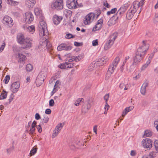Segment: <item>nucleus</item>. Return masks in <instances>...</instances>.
Here are the masks:
<instances>
[{"mask_svg": "<svg viewBox=\"0 0 158 158\" xmlns=\"http://www.w3.org/2000/svg\"><path fill=\"white\" fill-rule=\"evenodd\" d=\"M18 56L19 58L18 62L21 64V65L22 66L25 63V61L26 60V57L25 55L19 53L18 54Z\"/></svg>", "mask_w": 158, "mask_h": 158, "instance_id": "nucleus-19", "label": "nucleus"}, {"mask_svg": "<svg viewBox=\"0 0 158 158\" xmlns=\"http://www.w3.org/2000/svg\"><path fill=\"white\" fill-rule=\"evenodd\" d=\"M14 96L13 94H11L9 98V103H10V102L13 100Z\"/></svg>", "mask_w": 158, "mask_h": 158, "instance_id": "nucleus-53", "label": "nucleus"}, {"mask_svg": "<svg viewBox=\"0 0 158 158\" xmlns=\"http://www.w3.org/2000/svg\"><path fill=\"white\" fill-rule=\"evenodd\" d=\"M155 153L154 152H151L148 155H144L142 158H154Z\"/></svg>", "mask_w": 158, "mask_h": 158, "instance_id": "nucleus-30", "label": "nucleus"}, {"mask_svg": "<svg viewBox=\"0 0 158 158\" xmlns=\"http://www.w3.org/2000/svg\"><path fill=\"white\" fill-rule=\"evenodd\" d=\"M150 63L149 61H147L146 63L143 65L141 68V71H143L147 68Z\"/></svg>", "mask_w": 158, "mask_h": 158, "instance_id": "nucleus-37", "label": "nucleus"}, {"mask_svg": "<svg viewBox=\"0 0 158 158\" xmlns=\"http://www.w3.org/2000/svg\"><path fill=\"white\" fill-rule=\"evenodd\" d=\"M62 19V17L56 15H55L53 17V21L55 24L57 25L60 23Z\"/></svg>", "mask_w": 158, "mask_h": 158, "instance_id": "nucleus-22", "label": "nucleus"}, {"mask_svg": "<svg viewBox=\"0 0 158 158\" xmlns=\"http://www.w3.org/2000/svg\"><path fill=\"white\" fill-rule=\"evenodd\" d=\"M33 4V2L32 3L26 0V4L29 8L32 7L35 4Z\"/></svg>", "mask_w": 158, "mask_h": 158, "instance_id": "nucleus-42", "label": "nucleus"}, {"mask_svg": "<svg viewBox=\"0 0 158 158\" xmlns=\"http://www.w3.org/2000/svg\"><path fill=\"white\" fill-rule=\"evenodd\" d=\"M136 12L135 9H132V8H130L127 11L126 15V18L128 20L131 19L134 15V14Z\"/></svg>", "mask_w": 158, "mask_h": 158, "instance_id": "nucleus-16", "label": "nucleus"}, {"mask_svg": "<svg viewBox=\"0 0 158 158\" xmlns=\"http://www.w3.org/2000/svg\"><path fill=\"white\" fill-rule=\"evenodd\" d=\"M98 45V41L97 40H95L92 41V45L93 46H96Z\"/></svg>", "mask_w": 158, "mask_h": 158, "instance_id": "nucleus-55", "label": "nucleus"}, {"mask_svg": "<svg viewBox=\"0 0 158 158\" xmlns=\"http://www.w3.org/2000/svg\"><path fill=\"white\" fill-rule=\"evenodd\" d=\"M37 149L36 148H33L30 151V156L34 155L37 152Z\"/></svg>", "mask_w": 158, "mask_h": 158, "instance_id": "nucleus-41", "label": "nucleus"}, {"mask_svg": "<svg viewBox=\"0 0 158 158\" xmlns=\"http://www.w3.org/2000/svg\"><path fill=\"white\" fill-rule=\"evenodd\" d=\"M119 61V57L118 56H117L113 60L112 63L110 65L108 71H110L111 73H113L114 70L116 69Z\"/></svg>", "mask_w": 158, "mask_h": 158, "instance_id": "nucleus-8", "label": "nucleus"}, {"mask_svg": "<svg viewBox=\"0 0 158 158\" xmlns=\"http://www.w3.org/2000/svg\"><path fill=\"white\" fill-rule=\"evenodd\" d=\"M149 48V45L147 42L146 41H143L142 45L137 49L132 63L133 65H136L141 60Z\"/></svg>", "mask_w": 158, "mask_h": 158, "instance_id": "nucleus-1", "label": "nucleus"}, {"mask_svg": "<svg viewBox=\"0 0 158 158\" xmlns=\"http://www.w3.org/2000/svg\"><path fill=\"white\" fill-rule=\"evenodd\" d=\"M33 16L31 13L29 12L25 13L24 19L26 23L28 24L31 23L33 21Z\"/></svg>", "mask_w": 158, "mask_h": 158, "instance_id": "nucleus-13", "label": "nucleus"}, {"mask_svg": "<svg viewBox=\"0 0 158 158\" xmlns=\"http://www.w3.org/2000/svg\"><path fill=\"white\" fill-rule=\"evenodd\" d=\"M134 107L132 106H130L128 107H126L125 109V110L127 111V112L128 113L131 110L133 109Z\"/></svg>", "mask_w": 158, "mask_h": 158, "instance_id": "nucleus-51", "label": "nucleus"}, {"mask_svg": "<svg viewBox=\"0 0 158 158\" xmlns=\"http://www.w3.org/2000/svg\"><path fill=\"white\" fill-rule=\"evenodd\" d=\"M148 84L147 83H144L141 87L140 92L142 94L144 95L146 92V87L148 86Z\"/></svg>", "mask_w": 158, "mask_h": 158, "instance_id": "nucleus-26", "label": "nucleus"}, {"mask_svg": "<svg viewBox=\"0 0 158 158\" xmlns=\"http://www.w3.org/2000/svg\"><path fill=\"white\" fill-rule=\"evenodd\" d=\"M39 35L42 38L43 36H47L48 34V31L46 23L44 21H40L38 25Z\"/></svg>", "mask_w": 158, "mask_h": 158, "instance_id": "nucleus-2", "label": "nucleus"}, {"mask_svg": "<svg viewBox=\"0 0 158 158\" xmlns=\"http://www.w3.org/2000/svg\"><path fill=\"white\" fill-rule=\"evenodd\" d=\"M141 4L140 2H139L138 1H135L133 3V7L131 6V8H132V9H135L136 10V11L138 8L140 6V4Z\"/></svg>", "mask_w": 158, "mask_h": 158, "instance_id": "nucleus-28", "label": "nucleus"}, {"mask_svg": "<svg viewBox=\"0 0 158 158\" xmlns=\"http://www.w3.org/2000/svg\"><path fill=\"white\" fill-rule=\"evenodd\" d=\"M66 68H71L73 67V63H69L67 62V61H66Z\"/></svg>", "mask_w": 158, "mask_h": 158, "instance_id": "nucleus-47", "label": "nucleus"}, {"mask_svg": "<svg viewBox=\"0 0 158 158\" xmlns=\"http://www.w3.org/2000/svg\"><path fill=\"white\" fill-rule=\"evenodd\" d=\"M64 6L63 0H56L52 3L51 7L53 10H60L63 9Z\"/></svg>", "mask_w": 158, "mask_h": 158, "instance_id": "nucleus-5", "label": "nucleus"}, {"mask_svg": "<svg viewBox=\"0 0 158 158\" xmlns=\"http://www.w3.org/2000/svg\"><path fill=\"white\" fill-rule=\"evenodd\" d=\"M2 23L5 25L9 27H12L13 24V21L12 18L7 15L5 16L4 17Z\"/></svg>", "mask_w": 158, "mask_h": 158, "instance_id": "nucleus-10", "label": "nucleus"}, {"mask_svg": "<svg viewBox=\"0 0 158 158\" xmlns=\"http://www.w3.org/2000/svg\"><path fill=\"white\" fill-rule=\"evenodd\" d=\"M75 35H73L72 34L69 32H66L65 36V38L67 39H69L73 38L75 37Z\"/></svg>", "mask_w": 158, "mask_h": 158, "instance_id": "nucleus-38", "label": "nucleus"}, {"mask_svg": "<svg viewBox=\"0 0 158 158\" xmlns=\"http://www.w3.org/2000/svg\"><path fill=\"white\" fill-rule=\"evenodd\" d=\"M152 135V132L149 130H146L144 132V133L143 135V137H150Z\"/></svg>", "mask_w": 158, "mask_h": 158, "instance_id": "nucleus-34", "label": "nucleus"}, {"mask_svg": "<svg viewBox=\"0 0 158 158\" xmlns=\"http://www.w3.org/2000/svg\"><path fill=\"white\" fill-rule=\"evenodd\" d=\"M17 39L18 42L21 44L24 39V36L23 35L21 34H18L17 36Z\"/></svg>", "mask_w": 158, "mask_h": 158, "instance_id": "nucleus-29", "label": "nucleus"}, {"mask_svg": "<svg viewBox=\"0 0 158 158\" xmlns=\"http://www.w3.org/2000/svg\"><path fill=\"white\" fill-rule=\"evenodd\" d=\"M109 97V94H107L104 96V99L106 101V102H107Z\"/></svg>", "mask_w": 158, "mask_h": 158, "instance_id": "nucleus-62", "label": "nucleus"}, {"mask_svg": "<svg viewBox=\"0 0 158 158\" xmlns=\"http://www.w3.org/2000/svg\"><path fill=\"white\" fill-rule=\"evenodd\" d=\"M78 57L79 56H73L71 57H69L68 58H67L65 61H67V62L69 63H71L74 61H78L79 60Z\"/></svg>", "mask_w": 158, "mask_h": 158, "instance_id": "nucleus-24", "label": "nucleus"}, {"mask_svg": "<svg viewBox=\"0 0 158 158\" xmlns=\"http://www.w3.org/2000/svg\"><path fill=\"white\" fill-rule=\"evenodd\" d=\"M72 15V11L68 9H65L64 11V16H65L67 18H70Z\"/></svg>", "mask_w": 158, "mask_h": 158, "instance_id": "nucleus-25", "label": "nucleus"}, {"mask_svg": "<svg viewBox=\"0 0 158 158\" xmlns=\"http://www.w3.org/2000/svg\"><path fill=\"white\" fill-rule=\"evenodd\" d=\"M152 141L148 138L143 139L142 141V144L144 148L150 149L152 147Z\"/></svg>", "mask_w": 158, "mask_h": 158, "instance_id": "nucleus-11", "label": "nucleus"}, {"mask_svg": "<svg viewBox=\"0 0 158 158\" xmlns=\"http://www.w3.org/2000/svg\"><path fill=\"white\" fill-rule=\"evenodd\" d=\"M42 125V124H41L40 123V124L36 127V128L38 130V131L40 133H41L42 131V128L41 126Z\"/></svg>", "mask_w": 158, "mask_h": 158, "instance_id": "nucleus-52", "label": "nucleus"}, {"mask_svg": "<svg viewBox=\"0 0 158 158\" xmlns=\"http://www.w3.org/2000/svg\"><path fill=\"white\" fill-rule=\"evenodd\" d=\"M113 73H111L110 71L108 70L107 73L106 74V77H105V80H108L110 77L111 74Z\"/></svg>", "mask_w": 158, "mask_h": 158, "instance_id": "nucleus-48", "label": "nucleus"}, {"mask_svg": "<svg viewBox=\"0 0 158 158\" xmlns=\"http://www.w3.org/2000/svg\"><path fill=\"white\" fill-rule=\"evenodd\" d=\"M80 105H81V112L83 114L87 113L90 108L91 105L89 102H84L83 98H80Z\"/></svg>", "mask_w": 158, "mask_h": 158, "instance_id": "nucleus-4", "label": "nucleus"}, {"mask_svg": "<svg viewBox=\"0 0 158 158\" xmlns=\"http://www.w3.org/2000/svg\"><path fill=\"white\" fill-rule=\"evenodd\" d=\"M51 113V110L50 109H48L46 110L45 113L47 114H49Z\"/></svg>", "mask_w": 158, "mask_h": 158, "instance_id": "nucleus-63", "label": "nucleus"}, {"mask_svg": "<svg viewBox=\"0 0 158 158\" xmlns=\"http://www.w3.org/2000/svg\"><path fill=\"white\" fill-rule=\"evenodd\" d=\"M155 147L156 151L158 152V141L156 140L154 142Z\"/></svg>", "mask_w": 158, "mask_h": 158, "instance_id": "nucleus-56", "label": "nucleus"}, {"mask_svg": "<svg viewBox=\"0 0 158 158\" xmlns=\"http://www.w3.org/2000/svg\"><path fill=\"white\" fill-rule=\"evenodd\" d=\"M67 6L70 9L76 8L78 5L77 0H67Z\"/></svg>", "mask_w": 158, "mask_h": 158, "instance_id": "nucleus-12", "label": "nucleus"}, {"mask_svg": "<svg viewBox=\"0 0 158 158\" xmlns=\"http://www.w3.org/2000/svg\"><path fill=\"white\" fill-rule=\"evenodd\" d=\"M49 120V118L48 117L44 115V118L42 119L41 120L40 123L41 124L43 125L45 123H47Z\"/></svg>", "mask_w": 158, "mask_h": 158, "instance_id": "nucleus-33", "label": "nucleus"}, {"mask_svg": "<svg viewBox=\"0 0 158 158\" xmlns=\"http://www.w3.org/2000/svg\"><path fill=\"white\" fill-rule=\"evenodd\" d=\"M32 43V40L30 38L25 39L23 42L22 48L23 49L30 48L31 47Z\"/></svg>", "mask_w": 158, "mask_h": 158, "instance_id": "nucleus-9", "label": "nucleus"}, {"mask_svg": "<svg viewBox=\"0 0 158 158\" xmlns=\"http://www.w3.org/2000/svg\"><path fill=\"white\" fill-rule=\"evenodd\" d=\"M35 118L36 120H38L41 118L40 114L38 113H36L35 115Z\"/></svg>", "mask_w": 158, "mask_h": 158, "instance_id": "nucleus-58", "label": "nucleus"}, {"mask_svg": "<svg viewBox=\"0 0 158 158\" xmlns=\"http://www.w3.org/2000/svg\"><path fill=\"white\" fill-rule=\"evenodd\" d=\"M26 28L27 31L32 34H33L35 31V27L34 25L29 26Z\"/></svg>", "mask_w": 158, "mask_h": 158, "instance_id": "nucleus-31", "label": "nucleus"}, {"mask_svg": "<svg viewBox=\"0 0 158 158\" xmlns=\"http://www.w3.org/2000/svg\"><path fill=\"white\" fill-rule=\"evenodd\" d=\"M54 102L53 99H51L49 101V105L50 106H53L54 105Z\"/></svg>", "mask_w": 158, "mask_h": 158, "instance_id": "nucleus-57", "label": "nucleus"}, {"mask_svg": "<svg viewBox=\"0 0 158 158\" xmlns=\"http://www.w3.org/2000/svg\"><path fill=\"white\" fill-rule=\"evenodd\" d=\"M103 20L102 19L98 20L95 26L93 29V31H95L100 30L102 27Z\"/></svg>", "mask_w": 158, "mask_h": 158, "instance_id": "nucleus-18", "label": "nucleus"}, {"mask_svg": "<svg viewBox=\"0 0 158 158\" xmlns=\"http://www.w3.org/2000/svg\"><path fill=\"white\" fill-rule=\"evenodd\" d=\"M20 86V82L17 81L13 83L11 85L10 90L13 93L18 92Z\"/></svg>", "mask_w": 158, "mask_h": 158, "instance_id": "nucleus-14", "label": "nucleus"}, {"mask_svg": "<svg viewBox=\"0 0 158 158\" xmlns=\"http://www.w3.org/2000/svg\"><path fill=\"white\" fill-rule=\"evenodd\" d=\"M31 123V121L29 122L28 123V125L26 126V131L27 132H28V131L29 130V127L30 126V125Z\"/></svg>", "mask_w": 158, "mask_h": 158, "instance_id": "nucleus-61", "label": "nucleus"}, {"mask_svg": "<svg viewBox=\"0 0 158 158\" xmlns=\"http://www.w3.org/2000/svg\"><path fill=\"white\" fill-rule=\"evenodd\" d=\"M95 15L93 13H89L86 15L83 19V23L85 25H89L93 21Z\"/></svg>", "mask_w": 158, "mask_h": 158, "instance_id": "nucleus-6", "label": "nucleus"}, {"mask_svg": "<svg viewBox=\"0 0 158 158\" xmlns=\"http://www.w3.org/2000/svg\"><path fill=\"white\" fill-rule=\"evenodd\" d=\"M36 122L35 121H33L32 123L31 126L30 127V130L28 131L27 132H28L29 134L31 135H33L35 134V127L36 125Z\"/></svg>", "mask_w": 158, "mask_h": 158, "instance_id": "nucleus-21", "label": "nucleus"}, {"mask_svg": "<svg viewBox=\"0 0 158 158\" xmlns=\"http://www.w3.org/2000/svg\"><path fill=\"white\" fill-rule=\"evenodd\" d=\"M5 46V43H3L0 47V53L2 52Z\"/></svg>", "mask_w": 158, "mask_h": 158, "instance_id": "nucleus-59", "label": "nucleus"}, {"mask_svg": "<svg viewBox=\"0 0 158 158\" xmlns=\"http://www.w3.org/2000/svg\"><path fill=\"white\" fill-rule=\"evenodd\" d=\"M59 132L58 131L54 129V130L53 131L52 135V138H54L56 137L59 134Z\"/></svg>", "mask_w": 158, "mask_h": 158, "instance_id": "nucleus-43", "label": "nucleus"}, {"mask_svg": "<svg viewBox=\"0 0 158 158\" xmlns=\"http://www.w3.org/2000/svg\"><path fill=\"white\" fill-rule=\"evenodd\" d=\"M33 69V67L30 64H27L26 67V69L27 71H30Z\"/></svg>", "mask_w": 158, "mask_h": 158, "instance_id": "nucleus-46", "label": "nucleus"}, {"mask_svg": "<svg viewBox=\"0 0 158 158\" xmlns=\"http://www.w3.org/2000/svg\"><path fill=\"white\" fill-rule=\"evenodd\" d=\"M130 57L129 56H126L125 58V60L123 61V64L122 66L121 67V71L122 72L123 70V66L126 63H127V64H128L129 62V61ZM130 62H131V60L130 61Z\"/></svg>", "mask_w": 158, "mask_h": 158, "instance_id": "nucleus-27", "label": "nucleus"}, {"mask_svg": "<svg viewBox=\"0 0 158 158\" xmlns=\"http://www.w3.org/2000/svg\"><path fill=\"white\" fill-rule=\"evenodd\" d=\"M3 92L1 94L0 98L1 99H4L6 98L7 96V93L4 90L3 91Z\"/></svg>", "mask_w": 158, "mask_h": 158, "instance_id": "nucleus-39", "label": "nucleus"}, {"mask_svg": "<svg viewBox=\"0 0 158 158\" xmlns=\"http://www.w3.org/2000/svg\"><path fill=\"white\" fill-rule=\"evenodd\" d=\"M154 53H152L149 56V58L147 60V61H149L151 63V60L152 59L153 56H154Z\"/></svg>", "mask_w": 158, "mask_h": 158, "instance_id": "nucleus-54", "label": "nucleus"}, {"mask_svg": "<svg viewBox=\"0 0 158 158\" xmlns=\"http://www.w3.org/2000/svg\"><path fill=\"white\" fill-rule=\"evenodd\" d=\"M64 125V123H60L56 126L55 129L60 132Z\"/></svg>", "mask_w": 158, "mask_h": 158, "instance_id": "nucleus-35", "label": "nucleus"}, {"mask_svg": "<svg viewBox=\"0 0 158 158\" xmlns=\"http://www.w3.org/2000/svg\"><path fill=\"white\" fill-rule=\"evenodd\" d=\"M154 125L157 130L158 131V120L155 121L154 122Z\"/></svg>", "mask_w": 158, "mask_h": 158, "instance_id": "nucleus-60", "label": "nucleus"}, {"mask_svg": "<svg viewBox=\"0 0 158 158\" xmlns=\"http://www.w3.org/2000/svg\"><path fill=\"white\" fill-rule=\"evenodd\" d=\"M130 6L128 3H127L121 6L118 10L116 15L119 18H121L124 14L126 10Z\"/></svg>", "mask_w": 158, "mask_h": 158, "instance_id": "nucleus-7", "label": "nucleus"}, {"mask_svg": "<svg viewBox=\"0 0 158 158\" xmlns=\"http://www.w3.org/2000/svg\"><path fill=\"white\" fill-rule=\"evenodd\" d=\"M10 79V76L9 75H6L5 77V78L3 80V81L5 84H7L9 82V80Z\"/></svg>", "mask_w": 158, "mask_h": 158, "instance_id": "nucleus-49", "label": "nucleus"}, {"mask_svg": "<svg viewBox=\"0 0 158 158\" xmlns=\"http://www.w3.org/2000/svg\"><path fill=\"white\" fill-rule=\"evenodd\" d=\"M46 36H43L44 38H45L44 40L42 42L40 43V45L39 46V47H41L43 48H44L45 47H47L48 45V47H50L51 46V45L48 42V40H47L46 37ZM42 37V38H43Z\"/></svg>", "mask_w": 158, "mask_h": 158, "instance_id": "nucleus-17", "label": "nucleus"}, {"mask_svg": "<svg viewBox=\"0 0 158 158\" xmlns=\"http://www.w3.org/2000/svg\"><path fill=\"white\" fill-rule=\"evenodd\" d=\"M34 12L36 16H40L42 15V10L39 8H35L34 10Z\"/></svg>", "mask_w": 158, "mask_h": 158, "instance_id": "nucleus-32", "label": "nucleus"}, {"mask_svg": "<svg viewBox=\"0 0 158 158\" xmlns=\"http://www.w3.org/2000/svg\"><path fill=\"white\" fill-rule=\"evenodd\" d=\"M14 148L15 147L14 145H13L11 147H10V148L6 149L7 153L8 154H10L11 153L12 151L14 150Z\"/></svg>", "mask_w": 158, "mask_h": 158, "instance_id": "nucleus-44", "label": "nucleus"}, {"mask_svg": "<svg viewBox=\"0 0 158 158\" xmlns=\"http://www.w3.org/2000/svg\"><path fill=\"white\" fill-rule=\"evenodd\" d=\"M106 60H105L104 58H102L100 60H99L98 61H97V63L98 64H100V65H102L106 63Z\"/></svg>", "mask_w": 158, "mask_h": 158, "instance_id": "nucleus-40", "label": "nucleus"}, {"mask_svg": "<svg viewBox=\"0 0 158 158\" xmlns=\"http://www.w3.org/2000/svg\"><path fill=\"white\" fill-rule=\"evenodd\" d=\"M44 80L42 79H40L37 77L36 80V84L37 86H40L43 83Z\"/></svg>", "mask_w": 158, "mask_h": 158, "instance_id": "nucleus-36", "label": "nucleus"}, {"mask_svg": "<svg viewBox=\"0 0 158 158\" xmlns=\"http://www.w3.org/2000/svg\"><path fill=\"white\" fill-rule=\"evenodd\" d=\"M126 85L124 83L122 82L119 85V87L121 89H123Z\"/></svg>", "mask_w": 158, "mask_h": 158, "instance_id": "nucleus-64", "label": "nucleus"}, {"mask_svg": "<svg viewBox=\"0 0 158 158\" xmlns=\"http://www.w3.org/2000/svg\"><path fill=\"white\" fill-rule=\"evenodd\" d=\"M119 18V17L118 16H117L116 19L115 18L114 16L111 18L108 21V23L109 26H111L115 24L117 20Z\"/></svg>", "mask_w": 158, "mask_h": 158, "instance_id": "nucleus-23", "label": "nucleus"}, {"mask_svg": "<svg viewBox=\"0 0 158 158\" xmlns=\"http://www.w3.org/2000/svg\"><path fill=\"white\" fill-rule=\"evenodd\" d=\"M47 75V69H43L39 73L37 77L40 79H42L44 81Z\"/></svg>", "mask_w": 158, "mask_h": 158, "instance_id": "nucleus-20", "label": "nucleus"}, {"mask_svg": "<svg viewBox=\"0 0 158 158\" xmlns=\"http://www.w3.org/2000/svg\"><path fill=\"white\" fill-rule=\"evenodd\" d=\"M118 36L117 32H114L108 38L109 40L106 43L104 49L106 50L109 49L114 43V41Z\"/></svg>", "mask_w": 158, "mask_h": 158, "instance_id": "nucleus-3", "label": "nucleus"}, {"mask_svg": "<svg viewBox=\"0 0 158 158\" xmlns=\"http://www.w3.org/2000/svg\"><path fill=\"white\" fill-rule=\"evenodd\" d=\"M72 48L71 46L67 45L65 43H62L58 46L57 49L59 51H61L62 50L67 51L70 50Z\"/></svg>", "mask_w": 158, "mask_h": 158, "instance_id": "nucleus-15", "label": "nucleus"}, {"mask_svg": "<svg viewBox=\"0 0 158 158\" xmlns=\"http://www.w3.org/2000/svg\"><path fill=\"white\" fill-rule=\"evenodd\" d=\"M66 61L63 64H61L58 65V67L61 69L66 68Z\"/></svg>", "mask_w": 158, "mask_h": 158, "instance_id": "nucleus-50", "label": "nucleus"}, {"mask_svg": "<svg viewBox=\"0 0 158 158\" xmlns=\"http://www.w3.org/2000/svg\"><path fill=\"white\" fill-rule=\"evenodd\" d=\"M60 81L57 80L55 83V85L54 86V88H53V91H54V90L56 89L57 88L59 85H60Z\"/></svg>", "mask_w": 158, "mask_h": 158, "instance_id": "nucleus-45", "label": "nucleus"}]
</instances>
